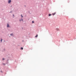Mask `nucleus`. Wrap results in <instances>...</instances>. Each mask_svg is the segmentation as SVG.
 I'll list each match as a JSON object with an SVG mask.
<instances>
[{
    "instance_id": "obj_10",
    "label": "nucleus",
    "mask_w": 76,
    "mask_h": 76,
    "mask_svg": "<svg viewBox=\"0 0 76 76\" xmlns=\"http://www.w3.org/2000/svg\"><path fill=\"white\" fill-rule=\"evenodd\" d=\"M2 39H1V42H2Z\"/></svg>"
},
{
    "instance_id": "obj_5",
    "label": "nucleus",
    "mask_w": 76,
    "mask_h": 76,
    "mask_svg": "<svg viewBox=\"0 0 76 76\" xmlns=\"http://www.w3.org/2000/svg\"><path fill=\"white\" fill-rule=\"evenodd\" d=\"M56 30L57 31H59V29L58 28H56Z\"/></svg>"
},
{
    "instance_id": "obj_3",
    "label": "nucleus",
    "mask_w": 76,
    "mask_h": 76,
    "mask_svg": "<svg viewBox=\"0 0 76 76\" xmlns=\"http://www.w3.org/2000/svg\"><path fill=\"white\" fill-rule=\"evenodd\" d=\"M9 26L8 24H7V27H9Z\"/></svg>"
},
{
    "instance_id": "obj_6",
    "label": "nucleus",
    "mask_w": 76,
    "mask_h": 76,
    "mask_svg": "<svg viewBox=\"0 0 76 76\" xmlns=\"http://www.w3.org/2000/svg\"><path fill=\"white\" fill-rule=\"evenodd\" d=\"M21 50H23V47H21Z\"/></svg>"
},
{
    "instance_id": "obj_9",
    "label": "nucleus",
    "mask_w": 76,
    "mask_h": 76,
    "mask_svg": "<svg viewBox=\"0 0 76 76\" xmlns=\"http://www.w3.org/2000/svg\"><path fill=\"white\" fill-rule=\"evenodd\" d=\"M21 17H22V18H23V16H22V15H21Z\"/></svg>"
},
{
    "instance_id": "obj_8",
    "label": "nucleus",
    "mask_w": 76,
    "mask_h": 76,
    "mask_svg": "<svg viewBox=\"0 0 76 76\" xmlns=\"http://www.w3.org/2000/svg\"><path fill=\"white\" fill-rule=\"evenodd\" d=\"M34 23V21H32V23Z\"/></svg>"
},
{
    "instance_id": "obj_7",
    "label": "nucleus",
    "mask_w": 76,
    "mask_h": 76,
    "mask_svg": "<svg viewBox=\"0 0 76 76\" xmlns=\"http://www.w3.org/2000/svg\"><path fill=\"white\" fill-rule=\"evenodd\" d=\"M51 15V14H49V16H50Z\"/></svg>"
},
{
    "instance_id": "obj_4",
    "label": "nucleus",
    "mask_w": 76,
    "mask_h": 76,
    "mask_svg": "<svg viewBox=\"0 0 76 76\" xmlns=\"http://www.w3.org/2000/svg\"><path fill=\"white\" fill-rule=\"evenodd\" d=\"M38 35L37 34V35L35 37L36 38L37 37H38Z\"/></svg>"
},
{
    "instance_id": "obj_11",
    "label": "nucleus",
    "mask_w": 76,
    "mask_h": 76,
    "mask_svg": "<svg viewBox=\"0 0 76 76\" xmlns=\"http://www.w3.org/2000/svg\"><path fill=\"white\" fill-rule=\"evenodd\" d=\"M10 35H11V36L13 35V34H11Z\"/></svg>"
},
{
    "instance_id": "obj_12",
    "label": "nucleus",
    "mask_w": 76,
    "mask_h": 76,
    "mask_svg": "<svg viewBox=\"0 0 76 76\" xmlns=\"http://www.w3.org/2000/svg\"><path fill=\"white\" fill-rule=\"evenodd\" d=\"M3 60H4V58H3Z\"/></svg>"
},
{
    "instance_id": "obj_13",
    "label": "nucleus",
    "mask_w": 76,
    "mask_h": 76,
    "mask_svg": "<svg viewBox=\"0 0 76 76\" xmlns=\"http://www.w3.org/2000/svg\"><path fill=\"white\" fill-rule=\"evenodd\" d=\"M22 20L23 21V19H22Z\"/></svg>"
},
{
    "instance_id": "obj_2",
    "label": "nucleus",
    "mask_w": 76,
    "mask_h": 76,
    "mask_svg": "<svg viewBox=\"0 0 76 76\" xmlns=\"http://www.w3.org/2000/svg\"><path fill=\"white\" fill-rule=\"evenodd\" d=\"M56 13L55 12V13H53L52 14V15H55V14H56Z\"/></svg>"
},
{
    "instance_id": "obj_1",
    "label": "nucleus",
    "mask_w": 76,
    "mask_h": 76,
    "mask_svg": "<svg viewBox=\"0 0 76 76\" xmlns=\"http://www.w3.org/2000/svg\"><path fill=\"white\" fill-rule=\"evenodd\" d=\"M11 2V0H9L8 1V3H10Z\"/></svg>"
}]
</instances>
